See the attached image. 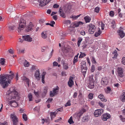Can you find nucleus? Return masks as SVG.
I'll list each match as a JSON object with an SVG mask.
<instances>
[{
  "instance_id": "f257e3e1",
  "label": "nucleus",
  "mask_w": 125,
  "mask_h": 125,
  "mask_svg": "<svg viewBox=\"0 0 125 125\" xmlns=\"http://www.w3.org/2000/svg\"><path fill=\"white\" fill-rule=\"evenodd\" d=\"M18 98V94L14 88L12 87L6 92V98L8 103L12 106L16 107L18 104L15 99Z\"/></svg>"
},
{
  "instance_id": "f03ea898",
  "label": "nucleus",
  "mask_w": 125,
  "mask_h": 125,
  "mask_svg": "<svg viewBox=\"0 0 125 125\" xmlns=\"http://www.w3.org/2000/svg\"><path fill=\"white\" fill-rule=\"evenodd\" d=\"M10 73L12 74H5L0 77V84L3 88L7 87L9 83H10L11 80L14 77V74L12 71H10Z\"/></svg>"
},
{
  "instance_id": "7ed1b4c3",
  "label": "nucleus",
  "mask_w": 125,
  "mask_h": 125,
  "mask_svg": "<svg viewBox=\"0 0 125 125\" xmlns=\"http://www.w3.org/2000/svg\"><path fill=\"white\" fill-rule=\"evenodd\" d=\"M26 24V20H24L22 18H21L19 25V27H18V31L19 32L21 31V30H22L25 26Z\"/></svg>"
},
{
  "instance_id": "20e7f679",
  "label": "nucleus",
  "mask_w": 125,
  "mask_h": 125,
  "mask_svg": "<svg viewBox=\"0 0 125 125\" xmlns=\"http://www.w3.org/2000/svg\"><path fill=\"white\" fill-rule=\"evenodd\" d=\"M81 72L83 73V75L84 77L85 74L86 72L87 69L86 65V62L83 61L81 62Z\"/></svg>"
},
{
  "instance_id": "39448f33",
  "label": "nucleus",
  "mask_w": 125,
  "mask_h": 125,
  "mask_svg": "<svg viewBox=\"0 0 125 125\" xmlns=\"http://www.w3.org/2000/svg\"><path fill=\"white\" fill-rule=\"evenodd\" d=\"M10 117L13 122V125H17L18 121V118L16 116V115L14 114H11Z\"/></svg>"
},
{
  "instance_id": "423d86ee",
  "label": "nucleus",
  "mask_w": 125,
  "mask_h": 125,
  "mask_svg": "<svg viewBox=\"0 0 125 125\" xmlns=\"http://www.w3.org/2000/svg\"><path fill=\"white\" fill-rule=\"evenodd\" d=\"M89 28V32L91 34H93L95 30V27L94 25L92 24H90L88 25Z\"/></svg>"
},
{
  "instance_id": "0eeeda50",
  "label": "nucleus",
  "mask_w": 125,
  "mask_h": 125,
  "mask_svg": "<svg viewBox=\"0 0 125 125\" xmlns=\"http://www.w3.org/2000/svg\"><path fill=\"white\" fill-rule=\"evenodd\" d=\"M39 3V5L41 7L45 6L50 1V0H37Z\"/></svg>"
},
{
  "instance_id": "6e6552de",
  "label": "nucleus",
  "mask_w": 125,
  "mask_h": 125,
  "mask_svg": "<svg viewBox=\"0 0 125 125\" xmlns=\"http://www.w3.org/2000/svg\"><path fill=\"white\" fill-rule=\"evenodd\" d=\"M103 112L104 110L102 109H97L95 111L94 115L95 116L98 117L103 114Z\"/></svg>"
},
{
  "instance_id": "1a4fd4ad",
  "label": "nucleus",
  "mask_w": 125,
  "mask_h": 125,
  "mask_svg": "<svg viewBox=\"0 0 125 125\" xmlns=\"http://www.w3.org/2000/svg\"><path fill=\"white\" fill-rule=\"evenodd\" d=\"M59 90V87L57 86L56 88L53 89L52 91H51L50 93V96L51 97L54 96L56 95Z\"/></svg>"
},
{
  "instance_id": "9d476101",
  "label": "nucleus",
  "mask_w": 125,
  "mask_h": 125,
  "mask_svg": "<svg viewBox=\"0 0 125 125\" xmlns=\"http://www.w3.org/2000/svg\"><path fill=\"white\" fill-rule=\"evenodd\" d=\"M83 24V23L81 21L75 22L70 25V27L74 28L75 27H77L80 25H82Z\"/></svg>"
},
{
  "instance_id": "9b49d317",
  "label": "nucleus",
  "mask_w": 125,
  "mask_h": 125,
  "mask_svg": "<svg viewBox=\"0 0 125 125\" xmlns=\"http://www.w3.org/2000/svg\"><path fill=\"white\" fill-rule=\"evenodd\" d=\"M117 71L118 75L121 77H123L124 76V70L123 68L121 67H118Z\"/></svg>"
},
{
  "instance_id": "f8f14e48",
  "label": "nucleus",
  "mask_w": 125,
  "mask_h": 125,
  "mask_svg": "<svg viewBox=\"0 0 125 125\" xmlns=\"http://www.w3.org/2000/svg\"><path fill=\"white\" fill-rule=\"evenodd\" d=\"M108 81L106 77H103L102 78L101 83L102 85L105 86L108 83Z\"/></svg>"
},
{
  "instance_id": "ddd939ff",
  "label": "nucleus",
  "mask_w": 125,
  "mask_h": 125,
  "mask_svg": "<svg viewBox=\"0 0 125 125\" xmlns=\"http://www.w3.org/2000/svg\"><path fill=\"white\" fill-rule=\"evenodd\" d=\"M22 38L24 40L28 42H31L32 41V39L29 35L23 36Z\"/></svg>"
},
{
  "instance_id": "4468645a",
  "label": "nucleus",
  "mask_w": 125,
  "mask_h": 125,
  "mask_svg": "<svg viewBox=\"0 0 125 125\" xmlns=\"http://www.w3.org/2000/svg\"><path fill=\"white\" fill-rule=\"evenodd\" d=\"M73 77L72 76H70L69 78V81L68 83V84L70 87H72L74 85V83L73 81Z\"/></svg>"
},
{
  "instance_id": "2eb2a0df",
  "label": "nucleus",
  "mask_w": 125,
  "mask_h": 125,
  "mask_svg": "<svg viewBox=\"0 0 125 125\" xmlns=\"http://www.w3.org/2000/svg\"><path fill=\"white\" fill-rule=\"evenodd\" d=\"M111 117L110 115L108 114H104L102 116L101 118L104 121H106L107 119H109Z\"/></svg>"
},
{
  "instance_id": "dca6fc26",
  "label": "nucleus",
  "mask_w": 125,
  "mask_h": 125,
  "mask_svg": "<svg viewBox=\"0 0 125 125\" xmlns=\"http://www.w3.org/2000/svg\"><path fill=\"white\" fill-rule=\"evenodd\" d=\"M123 29V28L122 27H120V29L118 32V35L121 38H123L125 36V33H124L123 31L122 30Z\"/></svg>"
},
{
  "instance_id": "f3484780",
  "label": "nucleus",
  "mask_w": 125,
  "mask_h": 125,
  "mask_svg": "<svg viewBox=\"0 0 125 125\" xmlns=\"http://www.w3.org/2000/svg\"><path fill=\"white\" fill-rule=\"evenodd\" d=\"M32 26L33 25L32 23L31 22H30L29 25L25 29V31L27 32H29L32 29Z\"/></svg>"
},
{
  "instance_id": "a211bd4d",
  "label": "nucleus",
  "mask_w": 125,
  "mask_h": 125,
  "mask_svg": "<svg viewBox=\"0 0 125 125\" xmlns=\"http://www.w3.org/2000/svg\"><path fill=\"white\" fill-rule=\"evenodd\" d=\"M70 28L68 30V33L70 34L71 35L73 34L75 32V30L74 29V28L72 27H70Z\"/></svg>"
},
{
  "instance_id": "6ab92c4d",
  "label": "nucleus",
  "mask_w": 125,
  "mask_h": 125,
  "mask_svg": "<svg viewBox=\"0 0 125 125\" xmlns=\"http://www.w3.org/2000/svg\"><path fill=\"white\" fill-rule=\"evenodd\" d=\"M35 76L36 79L38 80H40V72L39 70H37L35 72Z\"/></svg>"
},
{
  "instance_id": "aec40b11",
  "label": "nucleus",
  "mask_w": 125,
  "mask_h": 125,
  "mask_svg": "<svg viewBox=\"0 0 125 125\" xmlns=\"http://www.w3.org/2000/svg\"><path fill=\"white\" fill-rule=\"evenodd\" d=\"M72 5L69 4L67 7H66L64 9V11L66 13L69 12L71 9Z\"/></svg>"
},
{
  "instance_id": "412c9836",
  "label": "nucleus",
  "mask_w": 125,
  "mask_h": 125,
  "mask_svg": "<svg viewBox=\"0 0 125 125\" xmlns=\"http://www.w3.org/2000/svg\"><path fill=\"white\" fill-rule=\"evenodd\" d=\"M120 98L122 102H125V92L123 93L120 96Z\"/></svg>"
},
{
  "instance_id": "4be33fe9",
  "label": "nucleus",
  "mask_w": 125,
  "mask_h": 125,
  "mask_svg": "<svg viewBox=\"0 0 125 125\" xmlns=\"http://www.w3.org/2000/svg\"><path fill=\"white\" fill-rule=\"evenodd\" d=\"M59 14L60 16L63 18H65L66 17V15L63 12V11L60 8L59 9Z\"/></svg>"
},
{
  "instance_id": "5701e85b",
  "label": "nucleus",
  "mask_w": 125,
  "mask_h": 125,
  "mask_svg": "<svg viewBox=\"0 0 125 125\" xmlns=\"http://www.w3.org/2000/svg\"><path fill=\"white\" fill-rule=\"evenodd\" d=\"M94 82H88V87L90 89H93L94 88Z\"/></svg>"
},
{
  "instance_id": "b1692460",
  "label": "nucleus",
  "mask_w": 125,
  "mask_h": 125,
  "mask_svg": "<svg viewBox=\"0 0 125 125\" xmlns=\"http://www.w3.org/2000/svg\"><path fill=\"white\" fill-rule=\"evenodd\" d=\"M98 97L99 98L101 99V101L105 102L107 101V100L106 99L104 98V96L103 94H101L99 95Z\"/></svg>"
},
{
  "instance_id": "393cba45",
  "label": "nucleus",
  "mask_w": 125,
  "mask_h": 125,
  "mask_svg": "<svg viewBox=\"0 0 125 125\" xmlns=\"http://www.w3.org/2000/svg\"><path fill=\"white\" fill-rule=\"evenodd\" d=\"M22 80L26 82L27 83L28 86H29V79L27 78H26V77H23L22 78Z\"/></svg>"
},
{
  "instance_id": "a878e982",
  "label": "nucleus",
  "mask_w": 125,
  "mask_h": 125,
  "mask_svg": "<svg viewBox=\"0 0 125 125\" xmlns=\"http://www.w3.org/2000/svg\"><path fill=\"white\" fill-rule=\"evenodd\" d=\"M57 114V112H56L50 113V116L51 120H52L53 118L56 117V115Z\"/></svg>"
},
{
  "instance_id": "bb28decb",
  "label": "nucleus",
  "mask_w": 125,
  "mask_h": 125,
  "mask_svg": "<svg viewBox=\"0 0 125 125\" xmlns=\"http://www.w3.org/2000/svg\"><path fill=\"white\" fill-rule=\"evenodd\" d=\"M41 35L43 39H46L47 37V34L46 31L42 32Z\"/></svg>"
},
{
  "instance_id": "cd10ccee",
  "label": "nucleus",
  "mask_w": 125,
  "mask_h": 125,
  "mask_svg": "<svg viewBox=\"0 0 125 125\" xmlns=\"http://www.w3.org/2000/svg\"><path fill=\"white\" fill-rule=\"evenodd\" d=\"M84 19L86 23L89 22L91 20L90 18L88 16H87L85 17L84 18Z\"/></svg>"
},
{
  "instance_id": "c85d7f7f",
  "label": "nucleus",
  "mask_w": 125,
  "mask_h": 125,
  "mask_svg": "<svg viewBox=\"0 0 125 125\" xmlns=\"http://www.w3.org/2000/svg\"><path fill=\"white\" fill-rule=\"evenodd\" d=\"M88 82H94V81L93 78V75H92L90 76L89 77Z\"/></svg>"
},
{
  "instance_id": "c756f323",
  "label": "nucleus",
  "mask_w": 125,
  "mask_h": 125,
  "mask_svg": "<svg viewBox=\"0 0 125 125\" xmlns=\"http://www.w3.org/2000/svg\"><path fill=\"white\" fill-rule=\"evenodd\" d=\"M28 97L30 101H32L33 98L32 97V95L31 93H30L28 95Z\"/></svg>"
},
{
  "instance_id": "7c9ffc66",
  "label": "nucleus",
  "mask_w": 125,
  "mask_h": 125,
  "mask_svg": "<svg viewBox=\"0 0 125 125\" xmlns=\"http://www.w3.org/2000/svg\"><path fill=\"white\" fill-rule=\"evenodd\" d=\"M105 91L107 93H109L110 94H112L111 89L109 87H107V89Z\"/></svg>"
},
{
  "instance_id": "2f4dec72",
  "label": "nucleus",
  "mask_w": 125,
  "mask_h": 125,
  "mask_svg": "<svg viewBox=\"0 0 125 125\" xmlns=\"http://www.w3.org/2000/svg\"><path fill=\"white\" fill-rule=\"evenodd\" d=\"M5 59L4 58H1L0 59V64L1 65L4 64Z\"/></svg>"
},
{
  "instance_id": "473e14b6",
  "label": "nucleus",
  "mask_w": 125,
  "mask_h": 125,
  "mask_svg": "<svg viewBox=\"0 0 125 125\" xmlns=\"http://www.w3.org/2000/svg\"><path fill=\"white\" fill-rule=\"evenodd\" d=\"M113 54L114 55L113 58H116L117 56V52L116 51V50L114 51L113 53Z\"/></svg>"
},
{
  "instance_id": "72a5a7b5",
  "label": "nucleus",
  "mask_w": 125,
  "mask_h": 125,
  "mask_svg": "<svg viewBox=\"0 0 125 125\" xmlns=\"http://www.w3.org/2000/svg\"><path fill=\"white\" fill-rule=\"evenodd\" d=\"M101 33V31L100 30H99L95 33L94 36L96 37H97L100 35Z\"/></svg>"
},
{
  "instance_id": "f704fd0d",
  "label": "nucleus",
  "mask_w": 125,
  "mask_h": 125,
  "mask_svg": "<svg viewBox=\"0 0 125 125\" xmlns=\"http://www.w3.org/2000/svg\"><path fill=\"white\" fill-rule=\"evenodd\" d=\"M88 120L87 116H85L83 118L82 121L83 122H87Z\"/></svg>"
},
{
  "instance_id": "c9c22d12",
  "label": "nucleus",
  "mask_w": 125,
  "mask_h": 125,
  "mask_svg": "<svg viewBox=\"0 0 125 125\" xmlns=\"http://www.w3.org/2000/svg\"><path fill=\"white\" fill-rule=\"evenodd\" d=\"M24 65L25 67H28L29 65V63L26 60H25L24 62Z\"/></svg>"
},
{
  "instance_id": "e433bc0d",
  "label": "nucleus",
  "mask_w": 125,
  "mask_h": 125,
  "mask_svg": "<svg viewBox=\"0 0 125 125\" xmlns=\"http://www.w3.org/2000/svg\"><path fill=\"white\" fill-rule=\"evenodd\" d=\"M68 122L70 124H73L74 122L73 120V118L72 116H71L68 121Z\"/></svg>"
},
{
  "instance_id": "4c0bfd02",
  "label": "nucleus",
  "mask_w": 125,
  "mask_h": 125,
  "mask_svg": "<svg viewBox=\"0 0 125 125\" xmlns=\"http://www.w3.org/2000/svg\"><path fill=\"white\" fill-rule=\"evenodd\" d=\"M63 68L65 70H67L69 68L68 64L66 63H64Z\"/></svg>"
},
{
  "instance_id": "58836bf2",
  "label": "nucleus",
  "mask_w": 125,
  "mask_h": 125,
  "mask_svg": "<svg viewBox=\"0 0 125 125\" xmlns=\"http://www.w3.org/2000/svg\"><path fill=\"white\" fill-rule=\"evenodd\" d=\"M22 118L24 120L26 121L27 120L28 118L26 115L25 114H23L22 115Z\"/></svg>"
},
{
  "instance_id": "ea45409f",
  "label": "nucleus",
  "mask_w": 125,
  "mask_h": 125,
  "mask_svg": "<svg viewBox=\"0 0 125 125\" xmlns=\"http://www.w3.org/2000/svg\"><path fill=\"white\" fill-rule=\"evenodd\" d=\"M111 27L113 28H115L116 26V24L115 23V21L114 20H113L111 23Z\"/></svg>"
},
{
  "instance_id": "a19ab883",
  "label": "nucleus",
  "mask_w": 125,
  "mask_h": 125,
  "mask_svg": "<svg viewBox=\"0 0 125 125\" xmlns=\"http://www.w3.org/2000/svg\"><path fill=\"white\" fill-rule=\"evenodd\" d=\"M63 23L64 24L68 25L70 24L71 23V22L70 20H65L64 21Z\"/></svg>"
},
{
  "instance_id": "79ce46f5",
  "label": "nucleus",
  "mask_w": 125,
  "mask_h": 125,
  "mask_svg": "<svg viewBox=\"0 0 125 125\" xmlns=\"http://www.w3.org/2000/svg\"><path fill=\"white\" fill-rule=\"evenodd\" d=\"M86 110L84 109H82L80 111L79 113V114L81 116L84 112H85Z\"/></svg>"
},
{
  "instance_id": "37998d69",
  "label": "nucleus",
  "mask_w": 125,
  "mask_h": 125,
  "mask_svg": "<svg viewBox=\"0 0 125 125\" xmlns=\"http://www.w3.org/2000/svg\"><path fill=\"white\" fill-rule=\"evenodd\" d=\"M86 55V54L84 52H80V54L79 56V58H82L85 56Z\"/></svg>"
},
{
  "instance_id": "c03bdc74",
  "label": "nucleus",
  "mask_w": 125,
  "mask_h": 125,
  "mask_svg": "<svg viewBox=\"0 0 125 125\" xmlns=\"http://www.w3.org/2000/svg\"><path fill=\"white\" fill-rule=\"evenodd\" d=\"M14 9H13V7L12 6H10L9 7L8 11L10 12H11L14 10Z\"/></svg>"
},
{
  "instance_id": "a18cd8bd",
  "label": "nucleus",
  "mask_w": 125,
  "mask_h": 125,
  "mask_svg": "<svg viewBox=\"0 0 125 125\" xmlns=\"http://www.w3.org/2000/svg\"><path fill=\"white\" fill-rule=\"evenodd\" d=\"M82 38H79L77 42V45L78 47H79L80 44V42L82 40Z\"/></svg>"
},
{
  "instance_id": "49530a36",
  "label": "nucleus",
  "mask_w": 125,
  "mask_h": 125,
  "mask_svg": "<svg viewBox=\"0 0 125 125\" xmlns=\"http://www.w3.org/2000/svg\"><path fill=\"white\" fill-rule=\"evenodd\" d=\"M15 28L13 25H10L9 27V28L10 31H12L14 30Z\"/></svg>"
},
{
  "instance_id": "de8ad7c7",
  "label": "nucleus",
  "mask_w": 125,
  "mask_h": 125,
  "mask_svg": "<svg viewBox=\"0 0 125 125\" xmlns=\"http://www.w3.org/2000/svg\"><path fill=\"white\" fill-rule=\"evenodd\" d=\"M93 96V94L92 93H90L88 95V97L89 99H92Z\"/></svg>"
},
{
  "instance_id": "09e8293b",
  "label": "nucleus",
  "mask_w": 125,
  "mask_h": 125,
  "mask_svg": "<svg viewBox=\"0 0 125 125\" xmlns=\"http://www.w3.org/2000/svg\"><path fill=\"white\" fill-rule=\"evenodd\" d=\"M100 10V8L99 7H96L94 10V11L96 13L99 12V11Z\"/></svg>"
},
{
  "instance_id": "8fccbe9b",
  "label": "nucleus",
  "mask_w": 125,
  "mask_h": 125,
  "mask_svg": "<svg viewBox=\"0 0 125 125\" xmlns=\"http://www.w3.org/2000/svg\"><path fill=\"white\" fill-rule=\"evenodd\" d=\"M121 62L122 64L124 65H125V57H124L122 58Z\"/></svg>"
},
{
  "instance_id": "3c124183",
  "label": "nucleus",
  "mask_w": 125,
  "mask_h": 125,
  "mask_svg": "<svg viewBox=\"0 0 125 125\" xmlns=\"http://www.w3.org/2000/svg\"><path fill=\"white\" fill-rule=\"evenodd\" d=\"M78 57H77V56H75L74 57V60H73V63L74 64V63L78 61Z\"/></svg>"
},
{
  "instance_id": "603ef678",
  "label": "nucleus",
  "mask_w": 125,
  "mask_h": 125,
  "mask_svg": "<svg viewBox=\"0 0 125 125\" xmlns=\"http://www.w3.org/2000/svg\"><path fill=\"white\" fill-rule=\"evenodd\" d=\"M70 101L69 100L67 103L65 104V107L67 106H70L71 105Z\"/></svg>"
},
{
  "instance_id": "864d4df0",
  "label": "nucleus",
  "mask_w": 125,
  "mask_h": 125,
  "mask_svg": "<svg viewBox=\"0 0 125 125\" xmlns=\"http://www.w3.org/2000/svg\"><path fill=\"white\" fill-rule=\"evenodd\" d=\"M47 92V90L46 88L44 89L43 92L42 94V95L44 94L45 96Z\"/></svg>"
},
{
  "instance_id": "5fc2aeb1",
  "label": "nucleus",
  "mask_w": 125,
  "mask_h": 125,
  "mask_svg": "<svg viewBox=\"0 0 125 125\" xmlns=\"http://www.w3.org/2000/svg\"><path fill=\"white\" fill-rule=\"evenodd\" d=\"M91 61L92 62L94 63H96V61L94 58L93 57H92Z\"/></svg>"
},
{
  "instance_id": "6e6d98bb",
  "label": "nucleus",
  "mask_w": 125,
  "mask_h": 125,
  "mask_svg": "<svg viewBox=\"0 0 125 125\" xmlns=\"http://www.w3.org/2000/svg\"><path fill=\"white\" fill-rule=\"evenodd\" d=\"M91 72H93L95 70V67L94 65H93L91 66Z\"/></svg>"
},
{
  "instance_id": "4d7b16f0",
  "label": "nucleus",
  "mask_w": 125,
  "mask_h": 125,
  "mask_svg": "<svg viewBox=\"0 0 125 125\" xmlns=\"http://www.w3.org/2000/svg\"><path fill=\"white\" fill-rule=\"evenodd\" d=\"M23 4L22 5L21 4H20V6L19 7L20 9V10H21L22 9H24L25 8V7L24 6H23Z\"/></svg>"
},
{
  "instance_id": "13d9d810",
  "label": "nucleus",
  "mask_w": 125,
  "mask_h": 125,
  "mask_svg": "<svg viewBox=\"0 0 125 125\" xmlns=\"http://www.w3.org/2000/svg\"><path fill=\"white\" fill-rule=\"evenodd\" d=\"M120 117L121 118V120L122 122H125V118L123 117L122 115H120Z\"/></svg>"
},
{
  "instance_id": "bf43d9fd",
  "label": "nucleus",
  "mask_w": 125,
  "mask_h": 125,
  "mask_svg": "<svg viewBox=\"0 0 125 125\" xmlns=\"http://www.w3.org/2000/svg\"><path fill=\"white\" fill-rule=\"evenodd\" d=\"M52 98H49L46 101V102L48 103H51L52 100Z\"/></svg>"
},
{
  "instance_id": "052dcab7",
  "label": "nucleus",
  "mask_w": 125,
  "mask_h": 125,
  "mask_svg": "<svg viewBox=\"0 0 125 125\" xmlns=\"http://www.w3.org/2000/svg\"><path fill=\"white\" fill-rule=\"evenodd\" d=\"M45 78V76L44 75H42V83H45V81H44V79Z\"/></svg>"
},
{
  "instance_id": "680f3d73",
  "label": "nucleus",
  "mask_w": 125,
  "mask_h": 125,
  "mask_svg": "<svg viewBox=\"0 0 125 125\" xmlns=\"http://www.w3.org/2000/svg\"><path fill=\"white\" fill-rule=\"evenodd\" d=\"M109 15L111 17H113L114 15V13L113 11H111L109 13Z\"/></svg>"
},
{
  "instance_id": "e2e57ef3",
  "label": "nucleus",
  "mask_w": 125,
  "mask_h": 125,
  "mask_svg": "<svg viewBox=\"0 0 125 125\" xmlns=\"http://www.w3.org/2000/svg\"><path fill=\"white\" fill-rule=\"evenodd\" d=\"M59 6L57 4H55L53 6V7L54 8H58Z\"/></svg>"
},
{
  "instance_id": "0e129e2a",
  "label": "nucleus",
  "mask_w": 125,
  "mask_h": 125,
  "mask_svg": "<svg viewBox=\"0 0 125 125\" xmlns=\"http://www.w3.org/2000/svg\"><path fill=\"white\" fill-rule=\"evenodd\" d=\"M0 125H8V123L6 122H5L4 123H0Z\"/></svg>"
},
{
  "instance_id": "69168bd1",
  "label": "nucleus",
  "mask_w": 125,
  "mask_h": 125,
  "mask_svg": "<svg viewBox=\"0 0 125 125\" xmlns=\"http://www.w3.org/2000/svg\"><path fill=\"white\" fill-rule=\"evenodd\" d=\"M70 18L73 19L74 20H76L77 19V17L76 16H72L70 17Z\"/></svg>"
},
{
  "instance_id": "338daca9",
  "label": "nucleus",
  "mask_w": 125,
  "mask_h": 125,
  "mask_svg": "<svg viewBox=\"0 0 125 125\" xmlns=\"http://www.w3.org/2000/svg\"><path fill=\"white\" fill-rule=\"evenodd\" d=\"M51 23L52 24L51 25V26L52 27L54 26V24L55 23V22L53 21H51Z\"/></svg>"
},
{
  "instance_id": "774afa93",
  "label": "nucleus",
  "mask_w": 125,
  "mask_h": 125,
  "mask_svg": "<svg viewBox=\"0 0 125 125\" xmlns=\"http://www.w3.org/2000/svg\"><path fill=\"white\" fill-rule=\"evenodd\" d=\"M80 33L83 36L85 35V31H81L80 32Z\"/></svg>"
}]
</instances>
